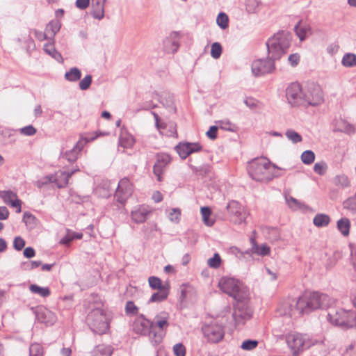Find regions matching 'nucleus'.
<instances>
[{
	"label": "nucleus",
	"mask_w": 356,
	"mask_h": 356,
	"mask_svg": "<svg viewBox=\"0 0 356 356\" xmlns=\"http://www.w3.org/2000/svg\"><path fill=\"white\" fill-rule=\"evenodd\" d=\"M298 299L302 314L318 309H325L332 303V300L327 294L318 292L305 293Z\"/></svg>",
	"instance_id": "nucleus-1"
},
{
	"label": "nucleus",
	"mask_w": 356,
	"mask_h": 356,
	"mask_svg": "<svg viewBox=\"0 0 356 356\" xmlns=\"http://www.w3.org/2000/svg\"><path fill=\"white\" fill-rule=\"evenodd\" d=\"M291 36L289 32L279 31L270 37L266 42L268 54L274 60H279L289 48Z\"/></svg>",
	"instance_id": "nucleus-2"
},
{
	"label": "nucleus",
	"mask_w": 356,
	"mask_h": 356,
	"mask_svg": "<svg viewBox=\"0 0 356 356\" xmlns=\"http://www.w3.org/2000/svg\"><path fill=\"white\" fill-rule=\"evenodd\" d=\"M220 289L232 297L237 302L246 300L249 296L248 288L239 280L231 277H222L219 282Z\"/></svg>",
	"instance_id": "nucleus-3"
},
{
	"label": "nucleus",
	"mask_w": 356,
	"mask_h": 356,
	"mask_svg": "<svg viewBox=\"0 0 356 356\" xmlns=\"http://www.w3.org/2000/svg\"><path fill=\"white\" fill-rule=\"evenodd\" d=\"M250 177L256 181H269L273 178L270 162L266 158H256L251 160L247 166Z\"/></svg>",
	"instance_id": "nucleus-4"
},
{
	"label": "nucleus",
	"mask_w": 356,
	"mask_h": 356,
	"mask_svg": "<svg viewBox=\"0 0 356 356\" xmlns=\"http://www.w3.org/2000/svg\"><path fill=\"white\" fill-rule=\"evenodd\" d=\"M87 322L91 330L98 334L106 333L109 328L106 315L101 309L92 310L87 316Z\"/></svg>",
	"instance_id": "nucleus-5"
},
{
	"label": "nucleus",
	"mask_w": 356,
	"mask_h": 356,
	"mask_svg": "<svg viewBox=\"0 0 356 356\" xmlns=\"http://www.w3.org/2000/svg\"><path fill=\"white\" fill-rule=\"evenodd\" d=\"M286 341L294 356H298L300 352L309 348L312 345L309 336L300 333H290L287 334Z\"/></svg>",
	"instance_id": "nucleus-6"
},
{
	"label": "nucleus",
	"mask_w": 356,
	"mask_h": 356,
	"mask_svg": "<svg viewBox=\"0 0 356 356\" xmlns=\"http://www.w3.org/2000/svg\"><path fill=\"white\" fill-rule=\"evenodd\" d=\"M327 320L333 325L344 327H351L356 325V316L350 315L343 309L329 312Z\"/></svg>",
	"instance_id": "nucleus-7"
},
{
	"label": "nucleus",
	"mask_w": 356,
	"mask_h": 356,
	"mask_svg": "<svg viewBox=\"0 0 356 356\" xmlns=\"http://www.w3.org/2000/svg\"><path fill=\"white\" fill-rule=\"evenodd\" d=\"M226 208L230 222L235 225L245 223L248 213L241 204L236 200H232L229 202Z\"/></svg>",
	"instance_id": "nucleus-8"
},
{
	"label": "nucleus",
	"mask_w": 356,
	"mask_h": 356,
	"mask_svg": "<svg viewBox=\"0 0 356 356\" xmlns=\"http://www.w3.org/2000/svg\"><path fill=\"white\" fill-rule=\"evenodd\" d=\"M98 137V135L95 136H81L79 140L76 142V143L74 145L72 149L67 151H62L60 153V157L66 159L70 163L75 162L81 152L82 151L83 147L89 142L92 141L95 138Z\"/></svg>",
	"instance_id": "nucleus-9"
},
{
	"label": "nucleus",
	"mask_w": 356,
	"mask_h": 356,
	"mask_svg": "<svg viewBox=\"0 0 356 356\" xmlns=\"http://www.w3.org/2000/svg\"><path fill=\"white\" fill-rule=\"evenodd\" d=\"M304 105L317 106L323 102V95L321 87L318 85L312 83L303 89Z\"/></svg>",
	"instance_id": "nucleus-10"
},
{
	"label": "nucleus",
	"mask_w": 356,
	"mask_h": 356,
	"mask_svg": "<svg viewBox=\"0 0 356 356\" xmlns=\"http://www.w3.org/2000/svg\"><path fill=\"white\" fill-rule=\"evenodd\" d=\"M272 59L270 55L266 59L259 58L254 60L251 65L252 73L255 76H259L266 74H269L275 70V61Z\"/></svg>",
	"instance_id": "nucleus-11"
},
{
	"label": "nucleus",
	"mask_w": 356,
	"mask_h": 356,
	"mask_svg": "<svg viewBox=\"0 0 356 356\" xmlns=\"http://www.w3.org/2000/svg\"><path fill=\"white\" fill-rule=\"evenodd\" d=\"M286 97L292 106L304 105L303 89L298 83H292L286 88Z\"/></svg>",
	"instance_id": "nucleus-12"
},
{
	"label": "nucleus",
	"mask_w": 356,
	"mask_h": 356,
	"mask_svg": "<svg viewBox=\"0 0 356 356\" xmlns=\"http://www.w3.org/2000/svg\"><path fill=\"white\" fill-rule=\"evenodd\" d=\"M202 330L204 337L211 343L219 342L225 334L223 326L216 323L204 325Z\"/></svg>",
	"instance_id": "nucleus-13"
},
{
	"label": "nucleus",
	"mask_w": 356,
	"mask_h": 356,
	"mask_svg": "<svg viewBox=\"0 0 356 356\" xmlns=\"http://www.w3.org/2000/svg\"><path fill=\"white\" fill-rule=\"evenodd\" d=\"M277 312L282 316H298L302 314L299 306V299L287 300L282 302L277 309Z\"/></svg>",
	"instance_id": "nucleus-14"
},
{
	"label": "nucleus",
	"mask_w": 356,
	"mask_h": 356,
	"mask_svg": "<svg viewBox=\"0 0 356 356\" xmlns=\"http://www.w3.org/2000/svg\"><path fill=\"white\" fill-rule=\"evenodd\" d=\"M168 319V314L165 312H162L157 314L155 316L154 321H152L154 323V336H152V340H154L156 343H160L164 336L163 330L165 329L169 325Z\"/></svg>",
	"instance_id": "nucleus-15"
},
{
	"label": "nucleus",
	"mask_w": 356,
	"mask_h": 356,
	"mask_svg": "<svg viewBox=\"0 0 356 356\" xmlns=\"http://www.w3.org/2000/svg\"><path fill=\"white\" fill-rule=\"evenodd\" d=\"M245 301L237 302L234 305L232 316L236 325H243L252 316V311Z\"/></svg>",
	"instance_id": "nucleus-16"
},
{
	"label": "nucleus",
	"mask_w": 356,
	"mask_h": 356,
	"mask_svg": "<svg viewBox=\"0 0 356 356\" xmlns=\"http://www.w3.org/2000/svg\"><path fill=\"white\" fill-rule=\"evenodd\" d=\"M132 185L127 178L122 179L118 185L115 193L117 202L124 205L127 199L132 195Z\"/></svg>",
	"instance_id": "nucleus-17"
},
{
	"label": "nucleus",
	"mask_w": 356,
	"mask_h": 356,
	"mask_svg": "<svg viewBox=\"0 0 356 356\" xmlns=\"http://www.w3.org/2000/svg\"><path fill=\"white\" fill-rule=\"evenodd\" d=\"M133 330L136 334L146 336H154V323L141 316L135 320Z\"/></svg>",
	"instance_id": "nucleus-18"
},
{
	"label": "nucleus",
	"mask_w": 356,
	"mask_h": 356,
	"mask_svg": "<svg viewBox=\"0 0 356 356\" xmlns=\"http://www.w3.org/2000/svg\"><path fill=\"white\" fill-rule=\"evenodd\" d=\"M156 161L153 167V172L157 177L159 181H162V174L165 168L171 162V157L169 154L165 153H159L156 155Z\"/></svg>",
	"instance_id": "nucleus-19"
},
{
	"label": "nucleus",
	"mask_w": 356,
	"mask_h": 356,
	"mask_svg": "<svg viewBox=\"0 0 356 356\" xmlns=\"http://www.w3.org/2000/svg\"><path fill=\"white\" fill-rule=\"evenodd\" d=\"M202 149V145L198 143H179L175 149L182 159H185L190 154L198 152Z\"/></svg>",
	"instance_id": "nucleus-20"
},
{
	"label": "nucleus",
	"mask_w": 356,
	"mask_h": 356,
	"mask_svg": "<svg viewBox=\"0 0 356 356\" xmlns=\"http://www.w3.org/2000/svg\"><path fill=\"white\" fill-rule=\"evenodd\" d=\"M0 197L6 204H10L13 207L17 208V213H20L21 200L17 198L16 193L12 191H0Z\"/></svg>",
	"instance_id": "nucleus-21"
},
{
	"label": "nucleus",
	"mask_w": 356,
	"mask_h": 356,
	"mask_svg": "<svg viewBox=\"0 0 356 356\" xmlns=\"http://www.w3.org/2000/svg\"><path fill=\"white\" fill-rule=\"evenodd\" d=\"M106 0H92L91 15L97 19H102L104 17V7Z\"/></svg>",
	"instance_id": "nucleus-22"
},
{
	"label": "nucleus",
	"mask_w": 356,
	"mask_h": 356,
	"mask_svg": "<svg viewBox=\"0 0 356 356\" xmlns=\"http://www.w3.org/2000/svg\"><path fill=\"white\" fill-rule=\"evenodd\" d=\"M178 33L172 32L170 36L163 41V48L167 53H175L179 47V44L177 40Z\"/></svg>",
	"instance_id": "nucleus-23"
},
{
	"label": "nucleus",
	"mask_w": 356,
	"mask_h": 356,
	"mask_svg": "<svg viewBox=\"0 0 356 356\" xmlns=\"http://www.w3.org/2000/svg\"><path fill=\"white\" fill-rule=\"evenodd\" d=\"M74 174V171H60L54 175L55 180L54 183L56 184L58 188H64L67 184L70 177Z\"/></svg>",
	"instance_id": "nucleus-24"
},
{
	"label": "nucleus",
	"mask_w": 356,
	"mask_h": 356,
	"mask_svg": "<svg viewBox=\"0 0 356 356\" xmlns=\"http://www.w3.org/2000/svg\"><path fill=\"white\" fill-rule=\"evenodd\" d=\"M149 213V211L147 208L140 206L138 208L131 211V216L132 220L136 223L144 222Z\"/></svg>",
	"instance_id": "nucleus-25"
},
{
	"label": "nucleus",
	"mask_w": 356,
	"mask_h": 356,
	"mask_svg": "<svg viewBox=\"0 0 356 356\" xmlns=\"http://www.w3.org/2000/svg\"><path fill=\"white\" fill-rule=\"evenodd\" d=\"M295 32L300 41H303L307 36L312 35V29L307 24H301L299 22L294 28Z\"/></svg>",
	"instance_id": "nucleus-26"
},
{
	"label": "nucleus",
	"mask_w": 356,
	"mask_h": 356,
	"mask_svg": "<svg viewBox=\"0 0 356 356\" xmlns=\"http://www.w3.org/2000/svg\"><path fill=\"white\" fill-rule=\"evenodd\" d=\"M337 226L338 230L343 236H347L349 235L350 229V221L348 218H342L339 219L337 222Z\"/></svg>",
	"instance_id": "nucleus-27"
},
{
	"label": "nucleus",
	"mask_w": 356,
	"mask_h": 356,
	"mask_svg": "<svg viewBox=\"0 0 356 356\" xmlns=\"http://www.w3.org/2000/svg\"><path fill=\"white\" fill-rule=\"evenodd\" d=\"M44 51L59 63L63 62V57L54 47V43H47L44 45Z\"/></svg>",
	"instance_id": "nucleus-28"
},
{
	"label": "nucleus",
	"mask_w": 356,
	"mask_h": 356,
	"mask_svg": "<svg viewBox=\"0 0 356 356\" xmlns=\"http://www.w3.org/2000/svg\"><path fill=\"white\" fill-rule=\"evenodd\" d=\"M64 76L70 82H76L81 77V72L78 67H74L67 71Z\"/></svg>",
	"instance_id": "nucleus-29"
},
{
	"label": "nucleus",
	"mask_w": 356,
	"mask_h": 356,
	"mask_svg": "<svg viewBox=\"0 0 356 356\" xmlns=\"http://www.w3.org/2000/svg\"><path fill=\"white\" fill-rule=\"evenodd\" d=\"M61 24L58 20H52L46 26L45 31L50 35L49 38L54 39L55 35L60 31Z\"/></svg>",
	"instance_id": "nucleus-30"
},
{
	"label": "nucleus",
	"mask_w": 356,
	"mask_h": 356,
	"mask_svg": "<svg viewBox=\"0 0 356 356\" xmlns=\"http://www.w3.org/2000/svg\"><path fill=\"white\" fill-rule=\"evenodd\" d=\"M30 291L33 294H38L42 298L48 297L51 292L48 287H42L33 284L29 286Z\"/></svg>",
	"instance_id": "nucleus-31"
},
{
	"label": "nucleus",
	"mask_w": 356,
	"mask_h": 356,
	"mask_svg": "<svg viewBox=\"0 0 356 356\" xmlns=\"http://www.w3.org/2000/svg\"><path fill=\"white\" fill-rule=\"evenodd\" d=\"M330 218L328 215L319 213L314 216L313 222L318 227H325L330 223Z\"/></svg>",
	"instance_id": "nucleus-32"
},
{
	"label": "nucleus",
	"mask_w": 356,
	"mask_h": 356,
	"mask_svg": "<svg viewBox=\"0 0 356 356\" xmlns=\"http://www.w3.org/2000/svg\"><path fill=\"white\" fill-rule=\"evenodd\" d=\"M168 287L159 289L157 292L153 293L149 299V302H161L165 300L168 296Z\"/></svg>",
	"instance_id": "nucleus-33"
},
{
	"label": "nucleus",
	"mask_w": 356,
	"mask_h": 356,
	"mask_svg": "<svg viewBox=\"0 0 356 356\" xmlns=\"http://www.w3.org/2000/svg\"><path fill=\"white\" fill-rule=\"evenodd\" d=\"M341 64L346 67L356 66V54L353 53L345 54L342 58Z\"/></svg>",
	"instance_id": "nucleus-34"
},
{
	"label": "nucleus",
	"mask_w": 356,
	"mask_h": 356,
	"mask_svg": "<svg viewBox=\"0 0 356 356\" xmlns=\"http://www.w3.org/2000/svg\"><path fill=\"white\" fill-rule=\"evenodd\" d=\"M251 252L258 255L266 256L270 254V248L266 244H263L259 246L254 243L251 249Z\"/></svg>",
	"instance_id": "nucleus-35"
},
{
	"label": "nucleus",
	"mask_w": 356,
	"mask_h": 356,
	"mask_svg": "<svg viewBox=\"0 0 356 356\" xmlns=\"http://www.w3.org/2000/svg\"><path fill=\"white\" fill-rule=\"evenodd\" d=\"M334 183L336 186L341 188H348L350 185L348 176L343 174L335 176Z\"/></svg>",
	"instance_id": "nucleus-36"
},
{
	"label": "nucleus",
	"mask_w": 356,
	"mask_h": 356,
	"mask_svg": "<svg viewBox=\"0 0 356 356\" xmlns=\"http://www.w3.org/2000/svg\"><path fill=\"white\" fill-rule=\"evenodd\" d=\"M201 214L204 223L207 226H212L215 221L210 218L211 210L209 207H204L201 208Z\"/></svg>",
	"instance_id": "nucleus-37"
},
{
	"label": "nucleus",
	"mask_w": 356,
	"mask_h": 356,
	"mask_svg": "<svg viewBox=\"0 0 356 356\" xmlns=\"http://www.w3.org/2000/svg\"><path fill=\"white\" fill-rule=\"evenodd\" d=\"M22 221L30 229L34 228L36 225V218L29 211L24 213Z\"/></svg>",
	"instance_id": "nucleus-38"
},
{
	"label": "nucleus",
	"mask_w": 356,
	"mask_h": 356,
	"mask_svg": "<svg viewBox=\"0 0 356 356\" xmlns=\"http://www.w3.org/2000/svg\"><path fill=\"white\" fill-rule=\"evenodd\" d=\"M260 3L259 0H246L245 10L248 13H256L259 11Z\"/></svg>",
	"instance_id": "nucleus-39"
},
{
	"label": "nucleus",
	"mask_w": 356,
	"mask_h": 356,
	"mask_svg": "<svg viewBox=\"0 0 356 356\" xmlns=\"http://www.w3.org/2000/svg\"><path fill=\"white\" fill-rule=\"evenodd\" d=\"M37 318L38 321L41 323H45L47 325L52 324L53 321L49 320L47 318H50L52 316V314L50 311L44 310L37 312Z\"/></svg>",
	"instance_id": "nucleus-40"
},
{
	"label": "nucleus",
	"mask_w": 356,
	"mask_h": 356,
	"mask_svg": "<svg viewBox=\"0 0 356 356\" xmlns=\"http://www.w3.org/2000/svg\"><path fill=\"white\" fill-rule=\"evenodd\" d=\"M300 158L304 164L310 165L315 160V154L312 150H305L302 153Z\"/></svg>",
	"instance_id": "nucleus-41"
},
{
	"label": "nucleus",
	"mask_w": 356,
	"mask_h": 356,
	"mask_svg": "<svg viewBox=\"0 0 356 356\" xmlns=\"http://www.w3.org/2000/svg\"><path fill=\"white\" fill-rule=\"evenodd\" d=\"M285 136L289 140L295 144L300 143L302 140L301 135L293 129L286 130L285 132Z\"/></svg>",
	"instance_id": "nucleus-42"
},
{
	"label": "nucleus",
	"mask_w": 356,
	"mask_h": 356,
	"mask_svg": "<svg viewBox=\"0 0 356 356\" xmlns=\"http://www.w3.org/2000/svg\"><path fill=\"white\" fill-rule=\"evenodd\" d=\"M134 143L135 140L131 135L121 136L120 138V144L124 148H131Z\"/></svg>",
	"instance_id": "nucleus-43"
},
{
	"label": "nucleus",
	"mask_w": 356,
	"mask_h": 356,
	"mask_svg": "<svg viewBox=\"0 0 356 356\" xmlns=\"http://www.w3.org/2000/svg\"><path fill=\"white\" fill-rule=\"evenodd\" d=\"M148 282H149V286L153 289L159 290V289L168 288L167 286L163 285L162 284L161 279H159L157 277H154V276L149 277L148 279Z\"/></svg>",
	"instance_id": "nucleus-44"
},
{
	"label": "nucleus",
	"mask_w": 356,
	"mask_h": 356,
	"mask_svg": "<svg viewBox=\"0 0 356 356\" xmlns=\"http://www.w3.org/2000/svg\"><path fill=\"white\" fill-rule=\"evenodd\" d=\"M29 356H43V348L37 343L31 344L29 347Z\"/></svg>",
	"instance_id": "nucleus-45"
},
{
	"label": "nucleus",
	"mask_w": 356,
	"mask_h": 356,
	"mask_svg": "<svg viewBox=\"0 0 356 356\" xmlns=\"http://www.w3.org/2000/svg\"><path fill=\"white\" fill-rule=\"evenodd\" d=\"M217 24L222 29H225L229 25V19L227 14L220 13L218 14L216 19Z\"/></svg>",
	"instance_id": "nucleus-46"
},
{
	"label": "nucleus",
	"mask_w": 356,
	"mask_h": 356,
	"mask_svg": "<svg viewBox=\"0 0 356 356\" xmlns=\"http://www.w3.org/2000/svg\"><path fill=\"white\" fill-rule=\"evenodd\" d=\"M221 264V258L218 253H215L213 257L207 260V265L212 268H218Z\"/></svg>",
	"instance_id": "nucleus-47"
},
{
	"label": "nucleus",
	"mask_w": 356,
	"mask_h": 356,
	"mask_svg": "<svg viewBox=\"0 0 356 356\" xmlns=\"http://www.w3.org/2000/svg\"><path fill=\"white\" fill-rule=\"evenodd\" d=\"M95 355L100 353L102 356H111L112 354L111 347L109 346L99 345L95 349Z\"/></svg>",
	"instance_id": "nucleus-48"
},
{
	"label": "nucleus",
	"mask_w": 356,
	"mask_h": 356,
	"mask_svg": "<svg viewBox=\"0 0 356 356\" xmlns=\"http://www.w3.org/2000/svg\"><path fill=\"white\" fill-rule=\"evenodd\" d=\"M222 51V46L219 42H214L211 44V56L213 58H219L221 56Z\"/></svg>",
	"instance_id": "nucleus-49"
},
{
	"label": "nucleus",
	"mask_w": 356,
	"mask_h": 356,
	"mask_svg": "<svg viewBox=\"0 0 356 356\" xmlns=\"http://www.w3.org/2000/svg\"><path fill=\"white\" fill-rule=\"evenodd\" d=\"M258 345L257 340L248 339L243 341L241 348L245 350H252L254 349Z\"/></svg>",
	"instance_id": "nucleus-50"
},
{
	"label": "nucleus",
	"mask_w": 356,
	"mask_h": 356,
	"mask_svg": "<svg viewBox=\"0 0 356 356\" xmlns=\"http://www.w3.org/2000/svg\"><path fill=\"white\" fill-rule=\"evenodd\" d=\"M92 76L88 74L83 77L79 82V88L82 90H88L92 83Z\"/></svg>",
	"instance_id": "nucleus-51"
},
{
	"label": "nucleus",
	"mask_w": 356,
	"mask_h": 356,
	"mask_svg": "<svg viewBox=\"0 0 356 356\" xmlns=\"http://www.w3.org/2000/svg\"><path fill=\"white\" fill-rule=\"evenodd\" d=\"M181 211L179 209L174 208L169 212V219L171 222L177 223L179 222Z\"/></svg>",
	"instance_id": "nucleus-52"
},
{
	"label": "nucleus",
	"mask_w": 356,
	"mask_h": 356,
	"mask_svg": "<svg viewBox=\"0 0 356 356\" xmlns=\"http://www.w3.org/2000/svg\"><path fill=\"white\" fill-rule=\"evenodd\" d=\"M21 134L27 136H32L36 134L37 129L33 125H28L19 129Z\"/></svg>",
	"instance_id": "nucleus-53"
},
{
	"label": "nucleus",
	"mask_w": 356,
	"mask_h": 356,
	"mask_svg": "<svg viewBox=\"0 0 356 356\" xmlns=\"http://www.w3.org/2000/svg\"><path fill=\"white\" fill-rule=\"evenodd\" d=\"M326 170L327 164L323 161L316 163L314 165V171L319 175H324Z\"/></svg>",
	"instance_id": "nucleus-54"
},
{
	"label": "nucleus",
	"mask_w": 356,
	"mask_h": 356,
	"mask_svg": "<svg viewBox=\"0 0 356 356\" xmlns=\"http://www.w3.org/2000/svg\"><path fill=\"white\" fill-rule=\"evenodd\" d=\"M72 240H74L72 236V231H71L69 229H67L65 236L60 240L59 243L61 245L69 246Z\"/></svg>",
	"instance_id": "nucleus-55"
},
{
	"label": "nucleus",
	"mask_w": 356,
	"mask_h": 356,
	"mask_svg": "<svg viewBox=\"0 0 356 356\" xmlns=\"http://www.w3.org/2000/svg\"><path fill=\"white\" fill-rule=\"evenodd\" d=\"M286 201L287 204L289 206V207H291L293 209L302 208V207L303 206V204H302L298 200H296L292 197H286Z\"/></svg>",
	"instance_id": "nucleus-56"
},
{
	"label": "nucleus",
	"mask_w": 356,
	"mask_h": 356,
	"mask_svg": "<svg viewBox=\"0 0 356 356\" xmlns=\"http://www.w3.org/2000/svg\"><path fill=\"white\" fill-rule=\"evenodd\" d=\"M173 351L176 356H185L186 348L181 343H176L173 347Z\"/></svg>",
	"instance_id": "nucleus-57"
},
{
	"label": "nucleus",
	"mask_w": 356,
	"mask_h": 356,
	"mask_svg": "<svg viewBox=\"0 0 356 356\" xmlns=\"http://www.w3.org/2000/svg\"><path fill=\"white\" fill-rule=\"evenodd\" d=\"M25 246V241L21 236H16L13 241V247L17 250H22Z\"/></svg>",
	"instance_id": "nucleus-58"
},
{
	"label": "nucleus",
	"mask_w": 356,
	"mask_h": 356,
	"mask_svg": "<svg viewBox=\"0 0 356 356\" xmlns=\"http://www.w3.org/2000/svg\"><path fill=\"white\" fill-rule=\"evenodd\" d=\"M54 180H55L54 175H47L38 181V186L41 188L44 185L54 183Z\"/></svg>",
	"instance_id": "nucleus-59"
},
{
	"label": "nucleus",
	"mask_w": 356,
	"mask_h": 356,
	"mask_svg": "<svg viewBox=\"0 0 356 356\" xmlns=\"http://www.w3.org/2000/svg\"><path fill=\"white\" fill-rule=\"evenodd\" d=\"M127 314H134L137 313L138 308L131 301H128L126 304L125 307Z\"/></svg>",
	"instance_id": "nucleus-60"
},
{
	"label": "nucleus",
	"mask_w": 356,
	"mask_h": 356,
	"mask_svg": "<svg viewBox=\"0 0 356 356\" xmlns=\"http://www.w3.org/2000/svg\"><path fill=\"white\" fill-rule=\"evenodd\" d=\"M288 60L291 66L295 67L299 63L300 56L298 54H291L288 58Z\"/></svg>",
	"instance_id": "nucleus-61"
},
{
	"label": "nucleus",
	"mask_w": 356,
	"mask_h": 356,
	"mask_svg": "<svg viewBox=\"0 0 356 356\" xmlns=\"http://www.w3.org/2000/svg\"><path fill=\"white\" fill-rule=\"evenodd\" d=\"M218 127L216 126H211L208 131L207 136L211 140H214L217 138Z\"/></svg>",
	"instance_id": "nucleus-62"
},
{
	"label": "nucleus",
	"mask_w": 356,
	"mask_h": 356,
	"mask_svg": "<svg viewBox=\"0 0 356 356\" xmlns=\"http://www.w3.org/2000/svg\"><path fill=\"white\" fill-rule=\"evenodd\" d=\"M90 5V0H76L75 6L81 10L87 8Z\"/></svg>",
	"instance_id": "nucleus-63"
},
{
	"label": "nucleus",
	"mask_w": 356,
	"mask_h": 356,
	"mask_svg": "<svg viewBox=\"0 0 356 356\" xmlns=\"http://www.w3.org/2000/svg\"><path fill=\"white\" fill-rule=\"evenodd\" d=\"M35 37L40 41H43L49 38L48 33L45 32H42L38 30H34Z\"/></svg>",
	"instance_id": "nucleus-64"
}]
</instances>
